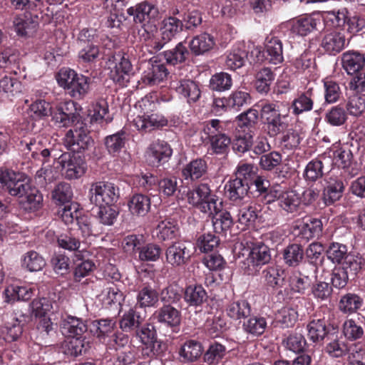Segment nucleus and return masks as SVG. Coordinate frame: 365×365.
Here are the masks:
<instances>
[{
  "mask_svg": "<svg viewBox=\"0 0 365 365\" xmlns=\"http://www.w3.org/2000/svg\"><path fill=\"white\" fill-rule=\"evenodd\" d=\"M171 86L189 104L196 103L201 96V91L198 83L192 80L182 79L179 81L173 82Z\"/></svg>",
  "mask_w": 365,
  "mask_h": 365,
  "instance_id": "nucleus-24",
  "label": "nucleus"
},
{
  "mask_svg": "<svg viewBox=\"0 0 365 365\" xmlns=\"http://www.w3.org/2000/svg\"><path fill=\"white\" fill-rule=\"evenodd\" d=\"M207 160L202 158L192 160L185 165L181 171L185 180L195 181L202 178L207 173Z\"/></svg>",
  "mask_w": 365,
  "mask_h": 365,
  "instance_id": "nucleus-29",
  "label": "nucleus"
},
{
  "mask_svg": "<svg viewBox=\"0 0 365 365\" xmlns=\"http://www.w3.org/2000/svg\"><path fill=\"white\" fill-rule=\"evenodd\" d=\"M106 66L110 78L120 86H126L133 73V66L129 58L118 52L109 57Z\"/></svg>",
  "mask_w": 365,
  "mask_h": 365,
  "instance_id": "nucleus-7",
  "label": "nucleus"
},
{
  "mask_svg": "<svg viewBox=\"0 0 365 365\" xmlns=\"http://www.w3.org/2000/svg\"><path fill=\"white\" fill-rule=\"evenodd\" d=\"M363 304L364 299L358 294L347 293L341 297L339 309L344 314H352L361 309Z\"/></svg>",
  "mask_w": 365,
  "mask_h": 365,
  "instance_id": "nucleus-53",
  "label": "nucleus"
},
{
  "mask_svg": "<svg viewBox=\"0 0 365 365\" xmlns=\"http://www.w3.org/2000/svg\"><path fill=\"white\" fill-rule=\"evenodd\" d=\"M192 249V245L190 242L173 243L165 250L167 263L175 268L186 265L193 254Z\"/></svg>",
  "mask_w": 365,
  "mask_h": 365,
  "instance_id": "nucleus-16",
  "label": "nucleus"
},
{
  "mask_svg": "<svg viewBox=\"0 0 365 365\" xmlns=\"http://www.w3.org/2000/svg\"><path fill=\"white\" fill-rule=\"evenodd\" d=\"M116 327V321L113 319H101L92 322L90 331L103 344L110 341Z\"/></svg>",
  "mask_w": 365,
  "mask_h": 365,
  "instance_id": "nucleus-26",
  "label": "nucleus"
},
{
  "mask_svg": "<svg viewBox=\"0 0 365 365\" xmlns=\"http://www.w3.org/2000/svg\"><path fill=\"white\" fill-rule=\"evenodd\" d=\"M249 189V182H244L240 178L231 179L225 185V195L235 205L250 201Z\"/></svg>",
  "mask_w": 365,
  "mask_h": 365,
  "instance_id": "nucleus-22",
  "label": "nucleus"
},
{
  "mask_svg": "<svg viewBox=\"0 0 365 365\" xmlns=\"http://www.w3.org/2000/svg\"><path fill=\"white\" fill-rule=\"evenodd\" d=\"M134 125L138 130L149 132L155 128L163 127L167 125V119L158 113H147L138 116L133 120Z\"/></svg>",
  "mask_w": 365,
  "mask_h": 365,
  "instance_id": "nucleus-27",
  "label": "nucleus"
},
{
  "mask_svg": "<svg viewBox=\"0 0 365 365\" xmlns=\"http://www.w3.org/2000/svg\"><path fill=\"white\" fill-rule=\"evenodd\" d=\"M348 43L344 34L337 31H326L321 35L320 47L330 56L340 53Z\"/></svg>",
  "mask_w": 365,
  "mask_h": 365,
  "instance_id": "nucleus-19",
  "label": "nucleus"
},
{
  "mask_svg": "<svg viewBox=\"0 0 365 365\" xmlns=\"http://www.w3.org/2000/svg\"><path fill=\"white\" fill-rule=\"evenodd\" d=\"M261 117L265 130L270 138H275L289 125V111L282 113L277 103H263L261 106Z\"/></svg>",
  "mask_w": 365,
  "mask_h": 365,
  "instance_id": "nucleus-3",
  "label": "nucleus"
},
{
  "mask_svg": "<svg viewBox=\"0 0 365 365\" xmlns=\"http://www.w3.org/2000/svg\"><path fill=\"white\" fill-rule=\"evenodd\" d=\"M168 71L163 63L158 58L153 57L148 63L147 70L145 71L144 79L149 84L155 85L163 82L168 76Z\"/></svg>",
  "mask_w": 365,
  "mask_h": 365,
  "instance_id": "nucleus-30",
  "label": "nucleus"
},
{
  "mask_svg": "<svg viewBox=\"0 0 365 365\" xmlns=\"http://www.w3.org/2000/svg\"><path fill=\"white\" fill-rule=\"evenodd\" d=\"M53 155L57 165L61 168L66 179H78L85 174L87 165L84 158L80 155L65 152L58 158L56 154Z\"/></svg>",
  "mask_w": 365,
  "mask_h": 365,
  "instance_id": "nucleus-8",
  "label": "nucleus"
},
{
  "mask_svg": "<svg viewBox=\"0 0 365 365\" xmlns=\"http://www.w3.org/2000/svg\"><path fill=\"white\" fill-rule=\"evenodd\" d=\"M88 195L90 202L96 206L113 205L119 197V189L110 182H96L91 185Z\"/></svg>",
  "mask_w": 365,
  "mask_h": 365,
  "instance_id": "nucleus-12",
  "label": "nucleus"
},
{
  "mask_svg": "<svg viewBox=\"0 0 365 365\" xmlns=\"http://www.w3.org/2000/svg\"><path fill=\"white\" fill-rule=\"evenodd\" d=\"M38 24L30 15L23 14L15 17L14 27L19 36H29L36 29Z\"/></svg>",
  "mask_w": 365,
  "mask_h": 365,
  "instance_id": "nucleus-55",
  "label": "nucleus"
},
{
  "mask_svg": "<svg viewBox=\"0 0 365 365\" xmlns=\"http://www.w3.org/2000/svg\"><path fill=\"white\" fill-rule=\"evenodd\" d=\"M324 165L320 160L314 159L307 163L303 173L304 180L308 182H314L320 179L323 175Z\"/></svg>",
  "mask_w": 365,
  "mask_h": 365,
  "instance_id": "nucleus-63",
  "label": "nucleus"
},
{
  "mask_svg": "<svg viewBox=\"0 0 365 365\" xmlns=\"http://www.w3.org/2000/svg\"><path fill=\"white\" fill-rule=\"evenodd\" d=\"M236 205L238 206L237 222L243 227L242 229L252 227L259 215L256 205L250 200Z\"/></svg>",
  "mask_w": 365,
  "mask_h": 365,
  "instance_id": "nucleus-28",
  "label": "nucleus"
},
{
  "mask_svg": "<svg viewBox=\"0 0 365 365\" xmlns=\"http://www.w3.org/2000/svg\"><path fill=\"white\" fill-rule=\"evenodd\" d=\"M326 255L332 263L345 266V269L349 268L352 271L361 269V258L349 252L344 244L331 242L326 250Z\"/></svg>",
  "mask_w": 365,
  "mask_h": 365,
  "instance_id": "nucleus-9",
  "label": "nucleus"
},
{
  "mask_svg": "<svg viewBox=\"0 0 365 365\" xmlns=\"http://www.w3.org/2000/svg\"><path fill=\"white\" fill-rule=\"evenodd\" d=\"M47 140L41 136L29 138L21 141V151L25 155H30L34 160H38L44 164L48 162L51 156L53 158V150L46 146Z\"/></svg>",
  "mask_w": 365,
  "mask_h": 365,
  "instance_id": "nucleus-17",
  "label": "nucleus"
},
{
  "mask_svg": "<svg viewBox=\"0 0 365 365\" xmlns=\"http://www.w3.org/2000/svg\"><path fill=\"white\" fill-rule=\"evenodd\" d=\"M347 120V113L345 109L341 106H334L329 108L324 116L326 123L331 126H341Z\"/></svg>",
  "mask_w": 365,
  "mask_h": 365,
  "instance_id": "nucleus-60",
  "label": "nucleus"
},
{
  "mask_svg": "<svg viewBox=\"0 0 365 365\" xmlns=\"http://www.w3.org/2000/svg\"><path fill=\"white\" fill-rule=\"evenodd\" d=\"M128 206L133 215L145 216L150 209V198L146 195L134 194L130 197Z\"/></svg>",
  "mask_w": 365,
  "mask_h": 365,
  "instance_id": "nucleus-40",
  "label": "nucleus"
},
{
  "mask_svg": "<svg viewBox=\"0 0 365 365\" xmlns=\"http://www.w3.org/2000/svg\"><path fill=\"white\" fill-rule=\"evenodd\" d=\"M247 58V53L243 43L235 45L227 53L225 67L231 71L242 68Z\"/></svg>",
  "mask_w": 365,
  "mask_h": 365,
  "instance_id": "nucleus-36",
  "label": "nucleus"
},
{
  "mask_svg": "<svg viewBox=\"0 0 365 365\" xmlns=\"http://www.w3.org/2000/svg\"><path fill=\"white\" fill-rule=\"evenodd\" d=\"M56 81L67 94L77 100L83 99L90 90V78L68 68L60 69Z\"/></svg>",
  "mask_w": 365,
  "mask_h": 365,
  "instance_id": "nucleus-2",
  "label": "nucleus"
},
{
  "mask_svg": "<svg viewBox=\"0 0 365 365\" xmlns=\"http://www.w3.org/2000/svg\"><path fill=\"white\" fill-rule=\"evenodd\" d=\"M272 259L269 247L262 242L253 243L242 268L247 274H253Z\"/></svg>",
  "mask_w": 365,
  "mask_h": 365,
  "instance_id": "nucleus-11",
  "label": "nucleus"
},
{
  "mask_svg": "<svg viewBox=\"0 0 365 365\" xmlns=\"http://www.w3.org/2000/svg\"><path fill=\"white\" fill-rule=\"evenodd\" d=\"M202 353V347L197 340H187L181 346L179 355L183 362H193L196 361Z\"/></svg>",
  "mask_w": 365,
  "mask_h": 365,
  "instance_id": "nucleus-46",
  "label": "nucleus"
},
{
  "mask_svg": "<svg viewBox=\"0 0 365 365\" xmlns=\"http://www.w3.org/2000/svg\"><path fill=\"white\" fill-rule=\"evenodd\" d=\"M135 336L139 339L143 347L142 354L144 356L153 358L160 356L165 345L161 340L158 339L157 331L153 324L146 323L136 329Z\"/></svg>",
  "mask_w": 365,
  "mask_h": 365,
  "instance_id": "nucleus-5",
  "label": "nucleus"
},
{
  "mask_svg": "<svg viewBox=\"0 0 365 365\" xmlns=\"http://www.w3.org/2000/svg\"><path fill=\"white\" fill-rule=\"evenodd\" d=\"M169 7L168 0H145L127 9L136 24H140L144 31H157V23L165 15Z\"/></svg>",
  "mask_w": 365,
  "mask_h": 365,
  "instance_id": "nucleus-1",
  "label": "nucleus"
},
{
  "mask_svg": "<svg viewBox=\"0 0 365 365\" xmlns=\"http://www.w3.org/2000/svg\"><path fill=\"white\" fill-rule=\"evenodd\" d=\"M153 319L168 327H175L180 324V311L170 304H163L153 314Z\"/></svg>",
  "mask_w": 365,
  "mask_h": 365,
  "instance_id": "nucleus-25",
  "label": "nucleus"
},
{
  "mask_svg": "<svg viewBox=\"0 0 365 365\" xmlns=\"http://www.w3.org/2000/svg\"><path fill=\"white\" fill-rule=\"evenodd\" d=\"M261 279L267 287H279L284 282V270L277 264H270L262 271Z\"/></svg>",
  "mask_w": 365,
  "mask_h": 365,
  "instance_id": "nucleus-38",
  "label": "nucleus"
},
{
  "mask_svg": "<svg viewBox=\"0 0 365 365\" xmlns=\"http://www.w3.org/2000/svg\"><path fill=\"white\" fill-rule=\"evenodd\" d=\"M267 60L273 64H278L284 61L282 42L277 37L267 38L265 43Z\"/></svg>",
  "mask_w": 365,
  "mask_h": 365,
  "instance_id": "nucleus-44",
  "label": "nucleus"
},
{
  "mask_svg": "<svg viewBox=\"0 0 365 365\" xmlns=\"http://www.w3.org/2000/svg\"><path fill=\"white\" fill-rule=\"evenodd\" d=\"M297 319L298 313L292 307H283L276 315V322L282 329L293 327Z\"/></svg>",
  "mask_w": 365,
  "mask_h": 365,
  "instance_id": "nucleus-64",
  "label": "nucleus"
},
{
  "mask_svg": "<svg viewBox=\"0 0 365 365\" xmlns=\"http://www.w3.org/2000/svg\"><path fill=\"white\" fill-rule=\"evenodd\" d=\"M143 322L140 312L133 308H130L121 317L119 321L120 329L124 332L136 331Z\"/></svg>",
  "mask_w": 365,
  "mask_h": 365,
  "instance_id": "nucleus-48",
  "label": "nucleus"
},
{
  "mask_svg": "<svg viewBox=\"0 0 365 365\" xmlns=\"http://www.w3.org/2000/svg\"><path fill=\"white\" fill-rule=\"evenodd\" d=\"M227 314L234 320H246L250 317L252 309L246 300H239L230 302L226 308Z\"/></svg>",
  "mask_w": 365,
  "mask_h": 365,
  "instance_id": "nucleus-50",
  "label": "nucleus"
},
{
  "mask_svg": "<svg viewBox=\"0 0 365 365\" xmlns=\"http://www.w3.org/2000/svg\"><path fill=\"white\" fill-rule=\"evenodd\" d=\"M182 289L176 284H170L159 293L160 301L164 304H177L182 299Z\"/></svg>",
  "mask_w": 365,
  "mask_h": 365,
  "instance_id": "nucleus-57",
  "label": "nucleus"
},
{
  "mask_svg": "<svg viewBox=\"0 0 365 365\" xmlns=\"http://www.w3.org/2000/svg\"><path fill=\"white\" fill-rule=\"evenodd\" d=\"M202 133L209 140L213 153L219 155L227 152L231 140L225 133L224 124L220 120L212 119L205 122Z\"/></svg>",
  "mask_w": 365,
  "mask_h": 365,
  "instance_id": "nucleus-4",
  "label": "nucleus"
},
{
  "mask_svg": "<svg viewBox=\"0 0 365 365\" xmlns=\"http://www.w3.org/2000/svg\"><path fill=\"white\" fill-rule=\"evenodd\" d=\"M29 186L21 173L0 170V192L6 190L11 195L21 198L26 194Z\"/></svg>",
  "mask_w": 365,
  "mask_h": 365,
  "instance_id": "nucleus-13",
  "label": "nucleus"
},
{
  "mask_svg": "<svg viewBox=\"0 0 365 365\" xmlns=\"http://www.w3.org/2000/svg\"><path fill=\"white\" fill-rule=\"evenodd\" d=\"M33 312L36 317H46V314L51 312H56L58 309V304L53 302L50 298L42 297L35 299L31 303Z\"/></svg>",
  "mask_w": 365,
  "mask_h": 365,
  "instance_id": "nucleus-58",
  "label": "nucleus"
},
{
  "mask_svg": "<svg viewBox=\"0 0 365 365\" xmlns=\"http://www.w3.org/2000/svg\"><path fill=\"white\" fill-rule=\"evenodd\" d=\"M61 328L63 334L75 338L82 337L87 331L88 326L82 319L67 315L62 319Z\"/></svg>",
  "mask_w": 365,
  "mask_h": 365,
  "instance_id": "nucleus-31",
  "label": "nucleus"
},
{
  "mask_svg": "<svg viewBox=\"0 0 365 365\" xmlns=\"http://www.w3.org/2000/svg\"><path fill=\"white\" fill-rule=\"evenodd\" d=\"M214 38L209 34L202 33L192 38L189 42V48L195 56L204 54L215 46Z\"/></svg>",
  "mask_w": 365,
  "mask_h": 365,
  "instance_id": "nucleus-41",
  "label": "nucleus"
},
{
  "mask_svg": "<svg viewBox=\"0 0 365 365\" xmlns=\"http://www.w3.org/2000/svg\"><path fill=\"white\" fill-rule=\"evenodd\" d=\"M188 54L186 46L182 42H180L174 48L165 51L164 57L168 64L175 66L184 62Z\"/></svg>",
  "mask_w": 365,
  "mask_h": 365,
  "instance_id": "nucleus-61",
  "label": "nucleus"
},
{
  "mask_svg": "<svg viewBox=\"0 0 365 365\" xmlns=\"http://www.w3.org/2000/svg\"><path fill=\"white\" fill-rule=\"evenodd\" d=\"M21 202L23 208L29 211H35L41 207L43 202V195L35 187L29 186L26 190V194L21 197Z\"/></svg>",
  "mask_w": 365,
  "mask_h": 365,
  "instance_id": "nucleus-54",
  "label": "nucleus"
},
{
  "mask_svg": "<svg viewBox=\"0 0 365 365\" xmlns=\"http://www.w3.org/2000/svg\"><path fill=\"white\" fill-rule=\"evenodd\" d=\"M64 145L72 153H81L93 147L94 141L88 129L83 123L76 125L73 129L68 130L63 138Z\"/></svg>",
  "mask_w": 365,
  "mask_h": 365,
  "instance_id": "nucleus-10",
  "label": "nucleus"
},
{
  "mask_svg": "<svg viewBox=\"0 0 365 365\" xmlns=\"http://www.w3.org/2000/svg\"><path fill=\"white\" fill-rule=\"evenodd\" d=\"M108 152L115 155L118 154L122 148H124L125 143V133L120 131L113 135H110L105 138L104 141Z\"/></svg>",
  "mask_w": 365,
  "mask_h": 365,
  "instance_id": "nucleus-62",
  "label": "nucleus"
},
{
  "mask_svg": "<svg viewBox=\"0 0 365 365\" xmlns=\"http://www.w3.org/2000/svg\"><path fill=\"white\" fill-rule=\"evenodd\" d=\"M295 235L297 237L304 240L318 237L322 232V222L319 219H309L306 222L300 224L294 228Z\"/></svg>",
  "mask_w": 365,
  "mask_h": 365,
  "instance_id": "nucleus-32",
  "label": "nucleus"
},
{
  "mask_svg": "<svg viewBox=\"0 0 365 365\" xmlns=\"http://www.w3.org/2000/svg\"><path fill=\"white\" fill-rule=\"evenodd\" d=\"M314 106V92L309 88L304 92H299L292 102L290 109L294 115H299L312 110Z\"/></svg>",
  "mask_w": 365,
  "mask_h": 365,
  "instance_id": "nucleus-35",
  "label": "nucleus"
},
{
  "mask_svg": "<svg viewBox=\"0 0 365 365\" xmlns=\"http://www.w3.org/2000/svg\"><path fill=\"white\" fill-rule=\"evenodd\" d=\"M173 154V150L165 141L153 142L146 151L147 162L155 167H158L167 163Z\"/></svg>",
  "mask_w": 365,
  "mask_h": 365,
  "instance_id": "nucleus-21",
  "label": "nucleus"
},
{
  "mask_svg": "<svg viewBox=\"0 0 365 365\" xmlns=\"http://www.w3.org/2000/svg\"><path fill=\"white\" fill-rule=\"evenodd\" d=\"M5 302L13 303L16 301H26L33 296V289L25 284H13L9 285L4 290Z\"/></svg>",
  "mask_w": 365,
  "mask_h": 365,
  "instance_id": "nucleus-37",
  "label": "nucleus"
},
{
  "mask_svg": "<svg viewBox=\"0 0 365 365\" xmlns=\"http://www.w3.org/2000/svg\"><path fill=\"white\" fill-rule=\"evenodd\" d=\"M207 294L202 285L187 286L184 293V299L190 307H199L207 301Z\"/></svg>",
  "mask_w": 365,
  "mask_h": 365,
  "instance_id": "nucleus-47",
  "label": "nucleus"
},
{
  "mask_svg": "<svg viewBox=\"0 0 365 365\" xmlns=\"http://www.w3.org/2000/svg\"><path fill=\"white\" fill-rule=\"evenodd\" d=\"M340 63L347 75L353 76L365 68V56L358 51L349 50L341 55Z\"/></svg>",
  "mask_w": 365,
  "mask_h": 365,
  "instance_id": "nucleus-23",
  "label": "nucleus"
},
{
  "mask_svg": "<svg viewBox=\"0 0 365 365\" xmlns=\"http://www.w3.org/2000/svg\"><path fill=\"white\" fill-rule=\"evenodd\" d=\"M343 178L332 174L324 178L322 199L326 205H331L338 201L344 190Z\"/></svg>",
  "mask_w": 365,
  "mask_h": 365,
  "instance_id": "nucleus-20",
  "label": "nucleus"
},
{
  "mask_svg": "<svg viewBox=\"0 0 365 365\" xmlns=\"http://www.w3.org/2000/svg\"><path fill=\"white\" fill-rule=\"evenodd\" d=\"M278 205L288 214L295 215L299 212L301 205V197L293 190L282 192L278 197Z\"/></svg>",
  "mask_w": 365,
  "mask_h": 365,
  "instance_id": "nucleus-34",
  "label": "nucleus"
},
{
  "mask_svg": "<svg viewBox=\"0 0 365 365\" xmlns=\"http://www.w3.org/2000/svg\"><path fill=\"white\" fill-rule=\"evenodd\" d=\"M222 202L217 204V208L212 213V223L215 232L226 233L232 227L234 224L233 218L231 214L226 210H221Z\"/></svg>",
  "mask_w": 365,
  "mask_h": 365,
  "instance_id": "nucleus-33",
  "label": "nucleus"
},
{
  "mask_svg": "<svg viewBox=\"0 0 365 365\" xmlns=\"http://www.w3.org/2000/svg\"><path fill=\"white\" fill-rule=\"evenodd\" d=\"M188 202L204 213H212L217 210L219 197L212 193L207 183H200L187 192Z\"/></svg>",
  "mask_w": 365,
  "mask_h": 365,
  "instance_id": "nucleus-6",
  "label": "nucleus"
},
{
  "mask_svg": "<svg viewBox=\"0 0 365 365\" xmlns=\"http://www.w3.org/2000/svg\"><path fill=\"white\" fill-rule=\"evenodd\" d=\"M159 293L150 285L143 286L136 296L137 305L140 308L155 307L159 302Z\"/></svg>",
  "mask_w": 365,
  "mask_h": 365,
  "instance_id": "nucleus-43",
  "label": "nucleus"
},
{
  "mask_svg": "<svg viewBox=\"0 0 365 365\" xmlns=\"http://www.w3.org/2000/svg\"><path fill=\"white\" fill-rule=\"evenodd\" d=\"M308 338L313 342H318L331 334L324 319H313L307 325Z\"/></svg>",
  "mask_w": 365,
  "mask_h": 365,
  "instance_id": "nucleus-45",
  "label": "nucleus"
},
{
  "mask_svg": "<svg viewBox=\"0 0 365 365\" xmlns=\"http://www.w3.org/2000/svg\"><path fill=\"white\" fill-rule=\"evenodd\" d=\"M176 222L170 218L160 221L155 230L156 237L159 240L165 241L174 239L178 235Z\"/></svg>",
  "mask_w": 365,
  "mask_h": 365,
  "instance_id": "nucleus-52",
  "label": "nucleus"
},
{
  "mask_svg": "<svg viewBox=\"0 0 365 365\" xmlns=\"http://www.w3.org/2000/svg\"><path fill=\"white\" fill-rule=\"evenodd\" d=\"M183 29L184 24L181 19L174 16L165 18L160 27L161 38L151 39L150 46L156 51L161 50L167 43L176 38L183 31Z\"/></svg>",
  "mask_w": 365,
  "mask_h": 365,
  "instance_id": "nucleus-14",
  "label": "nucleus"
},
{
  "mask_svg": "<svg viewBox=\"0 0 365 365\" xmlns=\"http://www.w3.org/2000/svg\"><path fill=\"white\" fill-rule=\"evenodd\" d=\"M45 265L46 260L36 251H28L21 257V267L29 272L41 271Z\"/></svg>",
  "mask_w": 365,
  "mask_h": 365,
  "instance_id": "nucleus-51",
  "label": "nucleus"
},
{
  "mask_svg": "<svg viewBox=\"0 0 365 365\" xmlns=\"http://www.w3.org/2000/svg\"><path fill=\"white\" fill-rule=\"evenodd\" d=\"M333 161L341 170L340 175L344 180L357 175L359 168L354 160L353 153L348 146H341L333 152Z\"/></svg>",
  "mask_w": 365,
  "mask_h": 365,
  "instance_id": "nucleus-15",
  "label": "nucleus"
},
{
  "mask_svg": "<svg viewBox=\"0 0 365 365\" xmlns=\"http://www.w3.org/2000/svg\"><path fill=\"white\" fill-rule=\"evenodd\" d=\"M317 20L311 16H301L292 21L291 31L292 33L306 36L317 30Z\"/></svg>",
  "mask_w": 365,
  "mask_h": 365,
  "instance_id": "nucleus-49",
  "label": "nucleus"
},
{
  "mask_svg": "<svg viewBox=\"0 0 365 365\" xmlns=\"http://www.w3.org/2000/svg\"><path fill=\"white\" fill-rule=\"evenodd\" d=\"M304 255L302 247L298 244L288 245L282 252L284 264L294 267L298 266L302 262Z\"/></svg>",
  "mask_w": 365,
  "mask_h": 365,
  "instance_id": "nucleus-56",
  "label": "nucleus"
},
{
  "mask_svg": "<svg viewBox=\"0 0 365 365\" xmlns=\"http://www.w3.org/2000/svg\"><path fill=\"white\" fill-rule=\"evenodd\" d=\"M327 340L329 341L324 350L331 357L339 358L347 354L348 347L344 341L339 339L338 332L334 328H332V333L328 335Z\"/></svg>",
  "mask_w": 365,
  "mask_h": 365,
  "instance_id": "nucleus-42",
  "label": "nucleus"
},
{
  "mask_svg": "<svg viewBox=\"0 0 365 365\" xmlns=\"http://www.w3.org/2000/svg\"><path fill=\"white\" fill-rule=\"evenodd\" d=\"M281 134L279 144L282 149L292 150L299 147L302 137L298 130L287 128V130Z\"/></svg>",
  "mask_w": 365,
  "mask_h": 365,
  "instance_id": "nucleus-59",
  "label": "nucleus"
},
{
  "mask_svg": "<svg viewBox=\"0 0 365 365\" xmlns=\"http://www.w3.org/2000/svg\"><path fill=\"white\" fill-rule=\"evenodd\" d=\"M52 121L58 128H67L71 125L79 124L80 114L76 111L73 101H67L58 105L55 110H52Z\"/></svg>",
  "mask_w": 365,
  "mask_h": 365,
  "instance_id": "nucleus-18",
  "label": "nucleus"
},
{
  "mask_svg": "<svg viewBox=\"0 0 365 365\" xmlns=\"http://www.w3.org/2000/svg\"><path fill=\"white\" fill-rule=\"evenodd\" d=\"M242 330L245 333L252 336H262L267 328V319L260 315H251L244 320Z\"/></svg>",
  "mask_w": 365,
  "mask_h": 365,
  "instance_id": "nucleus-39",
  "label": "nucleus"
}]
</instances>
